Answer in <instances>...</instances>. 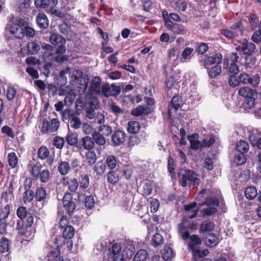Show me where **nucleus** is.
Here are the masks:
<instances>
[{"mask_svg": "<svg viewBox=\"0 0 261 261\" xmlns=\"http://www.w3.org/2000/svg\"><path fill=\"white\" fill-rule=\"evenodd\" d=\"M222 34L226 38L231 39L240 35H242L243 32L240 28V23L237 22L231 27V30H224Z\"/></svg>", "mask_w": 261, "mask_h": 261, "instance_id": "nucleus-10", "label": "nucleus"}, {"mask_svg": "<svg viewBox=\"0 0 261 261\" xmlns=\"http://www.w3.org/2000/svg\"><path fill=\"white\" fill-rule=\"evenodd\" d=\"M70 169L69 164L65 161L61 162L58 166V171L62 175L67 174L70 171Z\"/></svg>", "mask_w": 261, "mask_h": 261, "instance_id": "nucleus-30", "label": "nucleus"}, {"mask_svg": "<svg viewBox=\"0 0 261 261\" xmlns=\"http://www.w3.org/2000/svg\"><path fill=\"white\" fill-rule=\"evenodd\" d=\"M215 227V224L210 220L203 221L201 224L199 230L200 232H206L212 231Z\"/></svg>", "mask_w": 261, "mask_h": 261, "instance_id": "nucleus-24", "label": "nucleus"}, {"mask_svg": "<svg viewBox=\"0 0 261 261\" xmlns=\"http://www.w3.org/2000/svg\"><path fill=\"white\" fill-rule=\"evenodd\" d=\"M175 167L176 165L173 158L169 156L168 161V171L172 178H175Z\"/></svg>", "mask_w": 261, "mask_h": 261, "instance_id": "nucleus-33", "label": "nucleus"}, {"mask_svg": "<svg viewBox=\"0 0 261 261\" xmlns=\"http://www.w3.org/2000/svg\"><path fill=\"white\" fill-rule=\"evenodd\" d=\"M65 143V141L63 138L56 136L54 138L53 140V145L58 149H62Z\"/></svg>", "mask_w": 261, "mask_h": 261, "instance_id": "nucleus-63", "label": "nucleus"}, {"mask_svg": "<svg viewBox=\"0 0 261 261\" xmlns=\"http://www.w3.org/2000/svg\"><path fill=\"white\" fill-rule=\"evenodd\" d=\"M181 175V178L179 180L180 185L185 187L188 184H189L190 186H197L198 185L200 180L197 177V175L193 171L186 170L183 174H178V176Z\"/></svg>", "mask_w": 261, "mask_h": 261, "instance_id": "nucleus-3", "label": "nucleus"}, {"mask_svg": "<svg viewBox=\"0 0 261 261\" xmlns=\"http://www.w3.org/2000/svg\"><path fill=\"white\" fill-rule=\"evenodd\" d=\"M76 114L72 110L66 109L61 113L62 120H70Z\"/></svg>", "mask_w": 261, "mask_h": 261, "instance_id": "nucleus-44", "label": "nucleus"}, {"mask_svg": "<svg viewBox=\"0 0 261 261\" xmlns=\"http://www.w3.org/2000/svg\"><path fill=\"white\" fill-rule=\"evenodd\" d=\"M160 206L159 201L155 198L151 199L149 201V207L150 208V212L152 213H155Z\"/></svg>", "mask_w": 261, "mask_h": 261, "instance_id": "nucleus-62", "label": "nucleus"}, {"mask_svg": "<svg viewBox=\"0 0 261 261\" xmlns=\"http://www.w3.org/2000/svg\"><path fill=\"white\" fill-rule=\"evenodd\" d=\"M104 253V257L108 261H124L121 247L119 244H113L111 248L105 250Z\"/></svg>", "mask_w": 261, "mask_h": 261, "instance_id": "nucleus-2", "label": "nucleus"}, {"mask_svg": "<svg viewBox=\"0 0 261 261\" xmlns=\"http://www.w3.org/2000/svg\"><path fill=\"white\" fill-rule=\"evenodd\" d=\"M27 48L28 53L29 54L36 55L40 49V46L38 43L35 41H31L27 43Z\"/></svg>", "mask_w": 261, "mask_h": 261, "instance_id": "nucleus-23", "label": "nucleus"}, {"mask_svg": "<svg viewBox=\"0 0 261 261\" xmlns=\"http://www.w3.org/2000/svg\"><path fill=\"white\" fill-rule=\"evenodd\" d=\"M218 243V240L216 236L213 233H209L206 237L205 244L206 246L213 247Z\"/></svg>", "mask_w": 261, "mask_h": 261, "instance_id": "nucleus-25", "label": "nucleus"}, {"mask_svg": "<svg viewBox=\"0 0 261 261\" xmlns=\"http://www.w3.org/2000/svg\"><path fill=\"white\" fill-rule=\"evenodd\" d=\"M205 205L206 208L203 210V214L207 216H210L215 213L217 211V207L219 205V201L216 198L212 197L207 199L205 202L199 203V207Z\"/></svg>", "mask_w": 261, "mask_h": 261, "instance_id": "nucleus-5", "label": "nucleus"}, {"mask_svg": "<svg viewBox=\"0 0 261 261\" xmlns=\"http://www.w3.org/2000/svg\"><path fill=\"white\" fill-rule=\"evenodd\" d=\"M257 190L254 187H248L245 190V195L248 199L252 200L254 199L257 196Z\"/></svg>", "mask_w": 261, "mask_h": 261, "instance_id": "nucleus-41", "label": "nucleus"}, {"mask_svg": "<svg viewBox=\"0 0 261 261\" xmlns=\"http://www.w3.org/2000/svg\"><path fill=\"white\" fill-rule=\"evenodd\" d=\"M9 250V241L5 237H3L0 239V252L2 253L8 252Z\"/></svg>", "mask_w": 261, "mask_h": 261, "instance_id": "nucleus-38", "label": "nucleus"}, {"mask_svg": "<svg viewBox=\"0 0 261 261\" xmlns=\"http://www.w3.org/2000/svg\"><path fill=\"white\" fill-rule=\"evenodd\" d=\"M147 252L146 250L141 249L135 254L134 261H145L147 258Z\"/></svg>", "mask_w": 261, "mask_h": 261, "instance_id": "nucleus-46", "label": "nucleus"}, {"mask_svg": "<svg viewBox=\"0 0 261 261\" xmlns=\"http://www.w3.org/2000/svg\"><path fill=\"white\" fill-rule=\"evenodd\" d=\"M82 147L85 150H91L94 147V142L92 138L86 136L82 138L81 140Z\"/></svg>", "mask_w": 261, "mask_h": 261, "instance_id": "nucleus-14", "label": "nucleus"}, {"mask_svg": "<svg viewBox=\"0 0 261 261\" xmlns=\"http://www.w3.org/2000/svg\"><path fill=\"white\" fill-rule=\"evenodd\" d=\"M36 21L38 25L42 29H46L48 26V20L46 15L42 13H39L36 17Z\"/></svg>", "mask_w": 261, "mask_h": 261, "instance_id": "nucleus-18", "label": "nucleus"}, {"mask_svg": "<svg viewBox=\"0 0 261 261\" xmlns=\"http://www.w3.org/2000/svg\"><path fill=\"white\" fill-rule=\"evenodd\" d=\"M101 80L99 76H94L92 78L89 88L88 93L90 95H101L102 87Z\"/></svg>", "mask_w": 261, "mask_h": 261, "instance_id": "nucleus-7", "label": "nucleus"}, {"mask_svg": "<svg viewBox=\"0 0 261 261\" xmlns=\"http://www.w3.org/2000/svg\"><path fill=\"white\" fill-rule=\"evenodd\" d=\"M196 206V203H192L190 204L186 205H185V211L187 212H190L191 211V213L192 214L189 215L188 217L192 219L194 217H195L197 216V214L198 213V210L195 209Z\"/></svg>", "mask_w": 261, "mask_h": 261, "instance_id": "nucleus-40", "label": "nucleus"}, {"mask_svg": "<svg viewBox=\"0 0 261 261\" xmlns=\"http://www.w3.org/2000/svg\"><path fill=\"white\" fill-rule=\"evenodd\" d=\"M29 229L30 228L24 224L21 220H17L16 229L18 233L21 236H24L27 239H31L34 237V234Z\"/></svg>", "mask_w": 261, "mask_h": 261, "instance_id": "nucleus-12", "label": "nucleus"}, {"mask_svg": "<svg viewBox=\"0 0 261 261\" xmlns=\"http://www.w3.org/2000/svg\"><path fill=\"white\" fill-rule=\"evenodd\" d=\"M106 169V166L102 162H98L94 165V172L97 177L101 176Z\"/></svg>", "mask_w": 261, "mask_h": 261, "instance_id": "nucleus-29", "label": "nucleus"}, {"mask_svg": "<svg viewBox=\"0 0 261 261\" xmlns=\"http://www.w3.org/2000/svg\"><path fill=\"white\" fill-rule=\"evenodd\" d=\"M194 51V49L191 47H186L181 52V57L179 60L181 63L189 62L192 58V55Z\"/></svg>", "mask_w": 261, "mask_h": 261, "instance_id": "nucleus-19", "label": "nucleus"}, {"mask_svg": "<svg viewBox=\"0 0 261 261\" xmlns=\"http://www.w3.org/2000/svg\"><path fill=\"white\" fill-rule=\"evenodd\" d=\"M62 202L63 207H61L62 210L66 211V213L70 215L75 208V204L72 201L71 194L70 193L67 192L64 195Z\"/></svg>", "mask_w": 261, "mask_h": 261, "instance_id": "nucleus-8", "label": "nucleus"}, {"mask_svg": "<svg viewBox=\"0 0 261 261\" xmlns=\"http://www.w3.org/2000/svg\"><path fill=\"white\" fill-rule=\"evenodd\" d=\"M67 185L68 186V189L71 192H75L79 187V181L77 179L73 178L70 179L67 182Z\"/></svg>", "mask_w": 261, "mask_h": 261, "instance_id": "nucleus-54", "label": "nucleus"}, {"mask_svg": "<svg viewBox=\"0 0 261 261\" xmlns=\"http://www.w3.org/2000/svg\"><path fill=\"white\" fill-rule=\"evenodd\" d=\"M248 18L252 30L261 29V21L259 20L255 14H250Z\"/></svg>", "mask_w": 261, "mask_h": 261, "instance_id": "nucleus-15", "label": "nucleus"}, {"mask_svg": "<svg viewBox=\"0 0 261 261\" xmlns=\"http://www.w3.org/2000/svg\"><path fill=\"white\" fill-rule=\"evenodd\" d=\"M60 254V249L59 246L56 245L55 247H50L47 254L48 261L59 256Z\"/></svg>", "mask_w": 261, "mask_h": 261, "instance_id": "nucleus-27", "label": "nucleus"}, {"mask_svg": "<svg viewBox=\"0 0 261 261\" xmlns=\"http://www.w3.org/2000/svg\"><path fill=\"white\" fill-rule=\"evenodd\" d=\"M107 180L111 184L114 185L119 181V175L115 170H111L107 174Z\"/></svg>", "mask_w": 261, "mask_h": 261, "instance_id": "nucleus-39", "label": "nucleus"}, {"mask_svg": "<svg viewBox=\"0 0 261 261\" xmlns=\"http://www.w3.org/2000/svg\"><path fill=\"white\" fill-rule=\"evenodd\" d=\"M222 56L221 54H216L214 56H210L206 58L204 61V65L205 67L207 68L206 66L208 65H211L215 63L218 65L221 61Z\"/></svg>", "mask_w": 261, "mask_h": 261, "instance_id": "nucleus-16", "label": "nucleus"}, {"mask_svg": "<svg viewBox=\"0 0 261 261\" xmlns=\"http://www.w3.org/2000/svg\"><path fill=\"white\" fill-rule=\"evenodd\" d=\"M46 196V192L45 188L42 187H38L36 192V199L38 201H41L45 198Z\"/></svg>", "mask_w": 261, "mask_h": 261, "instance_id": "nucleus-53", "label": "nucleus"}, {"mask_svg": "<svg viewBox=\"0 0 261 261\" xmlns=\"http://www.w3.org/2000/svg\"><path fill=\"white\" fill-rule=\"evenodd\" d=\"M188 140L190 143V147L192 149L197 150L201 148L202 146V143L197 140L196 136L193 135L189 136Z\"/></svg>", "mask_w": 261, "mask_h": 261, "instance_id": "nucleus-31", "label": "nucleus"}, {"mask_svg": "<svg viewBox=\"0 0 261 261\" xmlns=\"http://www.w3.org/2000/svg\"><path fill=\"white\" fill-rule=\"evenodd\" d=\"M49 151L48 148L45 146H41L38 150V158L44 160L47 158L49 155Z\"/></svg>", "mask_w": 261, "mask_h": 261, "instance_id": "nucleus-47", "label": "nucleus"}, {"mask_svg": "<svg viewBox=\"0 0 261 261\" xmlns=\"http://www.w3.org/2000/svg\"><path fill=\"white\" fill-rule=\"evenodd\" d=\"M108 243L109 241L107 239H101L98 241L96 247L98 250L105 251V249L108 247Z\"/></svg>", "mask_w": 261, "mask_h": 261, "instance_id": "nucleus-64", "label": "nucleus"}, {"mask_svg": "<svg viewBox=\"0 0 261 261\" xmlns=\"http://www.w3.org/2000/svg\"><path fill=\"white\" fill-rule=\"evenodd\" d=\"M59 126V121L57 119H44L41 126V132L43 134L54 133L58 130Z\"/></svg>", "mask_w": 261, "mask_h": 261, "instance_id": "nucleus-4", "label": "nucleus"}, {"mask_svg": "<svg viewBox=\"0 0 261 261\" xmlns=\"http://www.w3.org/2000/svg\"><path fill=\"white\" fill-rule=\"evenodd\" d=\"M86 159L89 165L94 164L97 160L96 153L93 150H89L86 153Z\"/></svg>", "mask_w": 261, "mask_h": 261, "instance_id": "nucleus-45", "label": "nucleus"}, {"mask_svg": "<svg viewBox=\"0 0 261 261\" xmlns=\"http://www.w3.org/2000/svg\"><path fill=\"white\" fill-rule=\"evenodd\" d=\"M182 105V101L180 96L178 95L174 96L171 100V106L175 110L179 109Z\"/></svg>", "mask_w": 261, "mask_h": 261, "instance_id": "nucleus-55", "label": "nucleus"}, {"mask_svg": "<svg viewBox=\"0 0 261 261\" xmlns=\"http://www.w3.org/2000/svg\"><path fill=\"white\" fill-rule=\"evenodd\" d=\"M58 213L60 219V227L62 228H64L68 223L67 217L64 214V210L61 208H58Z\"/></svg>", "mask_w": 261, "mask_h": 261, "instance_id": "nucleus-35", "label": "nucleus"}, {"mask_svg": "<svg viewBox=\"0 0 261 261\" xmlns=\"http://www.w3.org/2000/svg\"><path fill=\"white\" fill-rule=\"evenodd\" d=\"M106 163L107 166L112 170L116 167L117 160L114 155H109L106 158Z\"/></svg>", "mask_w": 261, "mask_h": 261, "instance_id": "nucleus-52", "label": "nucleus"}, {"mask_svg": "<svg viewBox=\"0 0 261 261\" xmlns=\"http://www.w3.org/2000/svg\"><path fill=\"white\" fill-rule=\"evenodd\" d=\"M140 129V124L138 121H130L127 123V130L130 134H137Z\"/></svg>", "mask_w": 261, "mask_h": 261, "instance_id": "nucleus-22", "label": "nucleus"}, {"mask_svg": "<svg viewBox=\"0 0 261 261\" xmlns=\"http://www.w3.org/2000/svg\"><path fill=\"white\" fill-rule=\"evenodd\" d=\"M195 228L196 226L194 223L186 219H184L178 225V233L182 239L186 240L190 238L188 246L192 251L195 250L201 243V240L197 235L193 234L190 238L189 230Z\"/></svg>", "mask_w": 261, "mask_h": 261, "instance_id": "nucleus-1", "label": "nucleus"}, {"mask_svg": "<svg viewBox=\"0 0 261 261\" xmlns=\"http://www.w3.org/2000/svg\"><path fill=\"white\" fill-rule=\"evenodd\" d=\"M243 153L236 154L234 158V162L238 165H241L245 163L246 159Z\"/></svg>", "mask_w": 261, "mask_h": 261, "instance_id": "nucleus-59", "label": "nucleus"}, {"mask_svg": "<svg viewBox=\"0 0 261 261\" xmlns=\"http://www.w3.org/2000/svg\"><path fill=\"white\" fill-rule=\"evenodd\" d=\"M37 178H39L42 183H47L51 178L49 171L46 169L42 170Z\"/></svg>", "mask_w": 261, "mask_h": 261, "instance_id": "nucleus-34", "label": "nucleus"}, {"mask_svg": "<svg viewBox=\"0 0 261 261\" xmlns=\"http://www.w3.org/2000/svg\"><path fill=\"white\" fill-rule=\"evenodd\" d=\"M34 197V192L31 190H25L23 197V200L25 204L31 202Z\"/></svg>", "mask_w": 261, "mask_h": 261, "instance_id": "nucleus-58", "label": "nucleus"}, {"mask_svg": "<svg viewBox=\"0 0 261 261\" xmlns=\"http://www.w3.org/2000/svg\"><path fill=\"white\" fill-rule=\"evenodd\" d=\"M173 256L172 249L168 246H165L162 251V257L165 260H170Z\"/></svg>", "mask_w": 261, "mask_h": 261, "instance_id": "nucleus-43", "label": "nucleus"}, {"mask_svg": "<svg viewBox=\"0 0 261 261\" xmlns=\"http://www.w3.org/2000/svg\"><path fill=\"white\" fill-rule=\"evenodd\" d=\"M98 132L105 136H108L112 134V128L108 125L102 124L99 126Z\"/></svg>", "mask_w": 261, "mask_h": 261, "instance_id": "nucleus-50", "label": "nucleus"}, {"mask_svg": "<svg viewBox=\"0 0 261 261\" xmlns=\"http://www.w3.org/2000/svg\"><path fill=\"white\" fill-rule=\"evenodd\" d=\"M237 74L230 75L229 76L228 84L232 88H235L240 85V82L239 76H237Z\"/></svg>", "mask_w": 261, "mask_h": 261, "instance_id": "nucleus-61", "label": "nucleus"}, {"mask_svg": "<svg viewBox=\"0 0 261 261\" xmlns=\"http://www.w3.org/2000/svg\"><path fill=\"white\" fill-rule=\"evenodd\" d=\"M74 234V230L71 226H66L63 232V236L66 239H71Z\"/></svg>", "mask_w": 261, "mask_h": 261, "instance_id": "nucleus-57", "label": "nucleus"}, {"mask_svg": "<svg viewBox=\"0 0 261 261\" xmlns=\"http://www.w3.org/2000/svg\"><path fill=\"white\" fill-rule=\"evenodd\" d=\"M135 251V248L133 244H127L125 249L122 251L124 256V261L130 258Z\"/></svg>", "mask_w": 261, "mask_h": 261, "instance_id": "nucleus-20", "label": "nucleus"}, {"mask_svg": "<svg viewBox=\"0 0 261 261\" xmlns=\"http://www.w3.org/2000/svg\"><path fill=\"white\" fill-rule=\"evenodd\" d=\"M248 139L251 144L261 138V132L255 128H251L248 130Z\"/></svg>", "mask_w": 261, "mask_h": 261, "instance_id": "nucleus-17", "label": "nucleus"}, {"mask_svg": "<svg viewBox=\"0 0 261 261\" xmlns=\"http://www.w3.org/2000/svg\"><path fill=\"white\" fill-rule=\"evenodd\" d=\"M120 92V88L113 84H106L102 86L101 95L108 97L110 96H116Z\"/></svg>", "mask_w": 261, "mask_h": 261, "instance_id": "nucleus-9", "label": "nucleus"}, {"mask_svg": "<svg viewBox=\"0 0 261 261\" xmlns=\"http://www.w3.org/2000/svg\"><path fill=\"white\" fill-rule=\"evenodd\" d=\"M6 29L16 38H21L23 37V25L21 26L15 23H10L6 27Z\"/></svg>", "mask_w": 261, "mask_h": 261, "instance_id": "nucleus-11", "label": "nucleus"}, {"mask_svg": "<svg viewBox=\"0 0 261 261\" xmlns=\"http://www.w3.org/2000/svg\"><path fill=\"white\" fill-rule=\"evenodd\" d=\"M67 143L71 146H74L77 143V136L73 133H69L66 137Z\"/></svg>", "mask_w": 261, "mask_h": 261, "instance_id": "nucleus-56", "label": "nucleus"}, {"mask_svg": "<svg viewBox=\"0 0 261 261\" xmlns=\"http://www.w3.org/2000/svg\"><path fill=\"white\" fill-rule=\"evenodd\" d=\"M238 93L240 95L246 98L251 97L253 95V90L247 86H244L241 88L239 89Z\"/></svg>", "mask_w": 261, "mask_h": 261, "instance_id": "nucleus-49", "label": "nucleus"}, {"mask_svg": "<svg viewBox=\"0 0 261 261\" xmlns=\"http://www.w3.org/2000/svg\"><path fill=\"white\" fill-rule=\"evenodd\" d=\"M49 42L56 46L57 51L65 53L66 51V40L64 37L57 33L52 34L49 38Z\"/></svg>", "mask_w": 261, "mask_h": 261, "instance_id": "nucleus-6", "label": "nucleus"}, {"mask_svg": "<svg viewBox=\"0 0 261 261\" xmlns=\"http://www.w3.org/2000/svg\"><path fill=\"white\" fill-rule=\"evenodd\" d=\"M236 149L240 153H246L249 149V146L247 142L240 140L236 144Z\"/></svg>", "mask_w": 261, "mask_h": 261, "instance_id": "nucleus-32", "label": "nucleus"}, {"mask_svg": "<svg viewBox=\"0 0 261 261\" xmlns=\"http://www.w3.org/2000/svg\"><path fill=\"white\" fill-rule=\"evenodd\" d=\"M8 160L9 166L12 168H15L18 163V158L15 152H10L8 154Z\"/></svg>", "mask_w": 261, "mask_h": 261, "instance_id": "nucleus-51", "label": "nucleus"}, {"mask_svg": "<svg viewBox=\"0 0 261 261\" xmlns=\"http://www.w3.org/2000/svg\"><path fill=\"white\" fill-rule=\"evenodd\" d=\"M125 139V133L120 130L115 131L112 136V141L115 145H120L122 144Z\"/></svg>", "mask_w": 261, "mask_h": 261, "instance_id": "nucleus-13", "label": "nucleus"}, {"mask_svg": "<svg viewBox=\"0 0 261 261\" xmlns=\"http://www.w3.org/2000/svg\"><path fill=\"white\" fill-rule=\"evenodd\" d=\"M92 139L96 144L100 146H103L106 144V141L104 137L105 136L100 134L97 132H94L92 134Z\"/></svg>", "mask_w": 261, "mask_h": 261, "instance_id": "nucleus-26", "label": "nucleus"}, {"mask_svg": "<svg viewBox=\"0 0 261 261\" xmlns=\"http://www.w3.org/2000/svg\"><path fill=\"white\" fill-rule=\"evenodd\" d=\"M79 186L80 189L85 190L87 189L89 186V177L88 175H82L80 177Z\"/></svg>", "mask_w": 261, "mask_h": 261, "instance_id": "nucleus-36", "label": "nucleus"}, {"mask_svg": "<svg viewBox=\"0 0 261 261\" xmlns=\"http://www.w3.org/2000/svg\"><path fill=\"white\" fill-rule=\"evenodd\" d=\"M193 257L195 260H197L199 258L203 257L206 256L208 253V251L206 250H200L199 247L196 248L195 250H193Z\"/></svg>", "mask_w": 261, "mask_h": 261, "instance_id": "nucleus-48", "label": "nucleus"}, {"mask_svg": "<svg viewBox=\"0 0 261 261\" xmlns=\"http://www.w3.org/2000/svg\"><path fill=\"white\" fill-rule=\"evenodd\" d=\"M208 76L213 79L218 76L222 72V67L219 65H216L211 68H206Z\"/></svg>", "mask_w": 261, "mask_h": 261, "instance_id": "nucleus-21", "label": "nucleus"}, {"mask_svg": "<svg viewBox=\"0 0 261 261\" xmlns=\"http://www.w3.org/2000/svg\"><path fill=\"white\" fill-rule=\"evenodd\" d=\"M171 31L173 33L177 35H185L187 33V30L184 26L178 23H175Z\"/></svg>", "mask_w": 261, "mask_h": 261, "instance_id": "nucleus-42", "label": "nucleus"}, {"mask_svg": "<svg viewBox=\"0 0 261 261\" xmlns=\"http://www.w3.org/2000/svg\"><path fill=\"white\" fill-rule=\"evenodd\" d=\"M152 244L154 247L161 246L164 242V238L159 233H156L152 237Z\"/></svg>", "mask_w": 261, "mask_h": 261, "instance_id": "nucleus-37", "label": "nucleus"}, {"mask_svg": "<svg viewBox=\"0 0 261 261\" xmlns=\"http://www.w3.org/2000/svg\"><path fill=\"white\" fill-rule=\"evenodd\" d=\"M240 69L238 66L235 63H230L228 67V75L238 74Z\"/></svg>", "mask_w": 261, "mask_h": 261, "instance_id": "nucleus-60", "label": "nucleus"}, {"mask_svg": "<svg viewBox=\"0 0 261 261\" xmlns=\"http://www.w3.org/2000/svg\"><path fill=\"white\" fill-rule=\"evenodd\" d=\"M24 22V21L22 19L19 20V23L23 25V36L25 35L27 37H33L35 35V30L28 25H25Z\"/></svg>", "mask_w": 261, "mask_h": 261, "instance_id": "nucleus-28", "label": "nucleus"}]
</instances>
